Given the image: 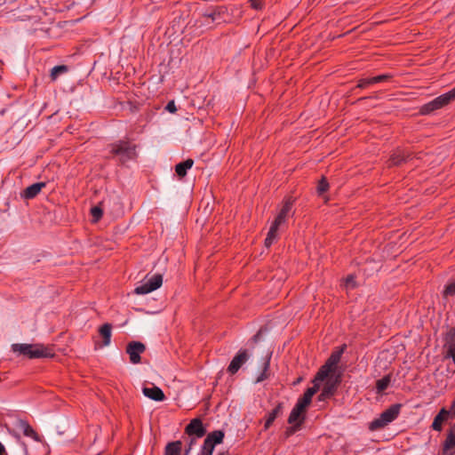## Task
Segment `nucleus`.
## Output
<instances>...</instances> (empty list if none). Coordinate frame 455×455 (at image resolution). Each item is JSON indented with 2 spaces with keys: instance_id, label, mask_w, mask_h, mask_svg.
Masks as SVG:
<instances>
[{
  "instance_id": "obj_27",
  "label": "nucleus",
  "mask_w": 455,
  "mask_h": 455,
  "mask_svg": "<svg viewBox=\"0 0 455 455\" xmlns=\"http://www.w3.org/2000/svg\"><path fill=\"white\" fill-rule=\"evenodd\" d=\"M225 436V433L222 430H215L206 436V438H210L212 443L220 444L223 442Z\"/></svg>"
},
{
  "instance_id": "obj_25",
  "label": "nucleus",
  "mask_w": 455,
  "mask_h": 455,
  "mask_svg": "<svg viewBox=\"0 0 455 455\" xmlns=\"http://www.w3.org/2000/svg\"><path fill=\"white\" fill-rule=\"evenodd\" d=\"M391 382V376L389 374L384 376L376 382V390L378 394L384 392Z\"/></svg>"
},
{
  "instance_id": "obj_10",
  "label": "nucleus",
  "mask_w": 455,
  "mask_h": 455,
  "mask_svg": "<svg viewBox=\"0 0 455 455\" xmlns=\"http://www.w3.org/2000/svg\"><path fill=\"white\" fill-rule=\"evenodd\" d=\"M249 354L246 349H240L238 353L234 356L232 361L230 362L228 371L230 374H235L241 366L248 360Z\"/></svg>"
},
{
  "instance_id": "obj_44",
  "label": "nucleus",
  "mask_w": 455,
  "mask_h": 455,
  "mask_svg": "<svg viewBox=\"0 0 455 455\" xmlns=\"http://www.w3.org/2000/svg\"><path fill=\"white\" fill-rule=\"evenodd\" d=\"M218 455H229L228 451H223L219 453Z\"/></svg>"
},
{
  "instance_id": "obj_26",
  "label": "nucleus",
  "mask_w": 455,
  "mask_h": 455,
  "mask_svg": "<svg viewBox=\"0 0 455 455\" xmlns=\"http://www.w3.org/2000/svg\"><path fill=\"white\" fill-rule=\"evenodd\" d=\"M68 71L67 65L55 66L51 69L50 77L52 81H56L60 75L65 74Z\"/></svg>"
},
{
  "instance_id": "obj_6",
  "label": "nucleus",
  "mask_w": 455,
  "mask_h": 455,
  "mask_svg": "<svg viewBox=\"0 0 455 455\" xmlns=\"http://www.w3.org/2000/svg\"><path fill=\"white\" fill-rule=\"evenodd\" d=\"M324 380L325 383L318 396L319 401H325L335 395L338 387L341 382V375L331 373L326 379H324Z\"/></svg>"
},
{
  "instance_id": "obj_23",
  "label": "nucleus",
  "mask_w": 455,
  "mask_h": 455,
  "mask_svg": "<svg viewBox=\"0 0 455 455\" xmlns=\"http://www.w3.org/2000/svg\"><path fill=\"white\" fill-rule=\"evenodd\" d=\"M182 449V443L175 441L167 443L164 449V455H180Z\"/></svg>"
},
{
  "instance_id": "obj_4",
  "label": "nucleus",
  "mask_w": 455,
  "mask_h": 455,
  "mask_svg": "<svg viewBox=\"0 0 455 455\" xmlns=\"http://www.w3.org/2000/svg\"><path fill=\"white\" fill-rule=\"evenodd\" d=\"M454 100H455V87L452 88L448 92L436 97L430 102L424 104L420 108L419 112L421 115H428L435 110L440 109V108L447 106L450 102H451Z\"/></svg>"
},
{
  "instance_id": "obj_5",
  "label": "nucleus",
  "mask_w": 455,
  "mask_h": 455,
  "mask_svg": "<svg viewBox=\"0 0 455 455\" xmlns=\"http://www.w3.org/2000/svg\"><path fill=\"white\" fill-rule=\"evenodd\" d=\"M344 352V347H340L339 350L333 351L327 361L323 365L321 366L319 371H317L316 380H324L328 377L329 374H336L337 365L340 361L341 355Z\"/></svg>"
},
{
  "instance_id": "obj_28",
  "label": "nucleus",
  "mask_w": 455,
  "mask_h": 455,
  "mask_svg": "<svg viewBox=\"0 0 455 455\" xmlns=\"http://www.w3.org/2000/svg\"><path fill=\"white\" fill-rule=\"evenodd\" d=\"M215 444L212 443L210 438H205L200 452V455H212Z\"/></svg>"
},
{
  "instance_id": "obj_21",
  "label": "nucleus",
  "mask_w": 455,
  "mask_h": 455,
  "mask_svg": "<svg viewBox=\"0 0 455 455\" xmlns=\"http://www.w3.org/2000/svg\"><path fill=\"white\" fill-rule=\"evenodd\" d=\"M283 403H279L275 408L274 410H272L268 415H267V418L266 419V422H265V425H264V428L265 430L268 429L270 427V426L273 424V422L275 421V419L283 413Z\"/></svg>"
},
{
  "instance_id": "obj_42",
  "label": "nucleus",
  "mask_w": 455,
  "mask_h": 455,
  "mask_svg": "<svg viewBox=\"0 0 455 455\" xmlns=\"http://www.w3.org/2000/svg\"><path fill=\"white\" fill-rule=\"evenodd\" d=\"M451 413V416L455 417V398L454 401L451 403V409L449 410Z\"/></svg>"
},
{
  "instance_id": "obj_18",
  "label": "nucleus",
  "mask_w": 455,
  "mask_h": 455,
  "mask_svg": "<svg viewBox=\"0 0 455 455\" xmlns=\"http://www.w3.org/2000/svg\"><path fill=\"white\" fill-rule=\"evenodd\" d=\"M282 224H283L282 222H277V220L275 219V220L273 221V223L270 226V228H269L267 237L265 239V246L266 247H270L273 244V243L275 241V239L277 237L279 227Z\"/></svg>"
},
{
  "instance_id": "obj_20",
  "label": "nucleus",
  "mask_w": 455,
  "mask_h": 455,
  "mask_svg": "<svg viewBox=\"0 0 455 455\" xmlns=\"http://www.w3.org/2000/svg\"><path fill=\"white\" fill-rule=\"evenodd\" d=\"M17 427L23 432V435L33 438L36 441L39 440L37 433L32 428L28 421L20 419L17 423Z\"/></svg>"
},
{
  "instance_id": "obj_2",
  "label": "nucleus",
  "mask_w": 455,
  "mask_h": 455,
  "mask_svg": "<svg viewBox=\"0 0 455 455\" xmlns=\"http://www.w3.org/2000/svg\"><path fill=\"white\" fill-rule=\"evenodd\" d=\"M110 153L124 164L137 157L136 145L127 140H118L110 145Z\"/></svg>"
},
{
  "instance_id": "obj_43",
  "label": "nucleus",
  "mask_w": 455,
  "mask_h": 455,
  "mask_svg": "<svg viewBox=\"0 0 455 455\" xmlns=\"http://www.w3.org/2000/svg\"><path fill=\"white\" fill-rule=\"evenodd\" d=\"M4 451V445L0 443V455H2Z\"/></svg>"
},
{
  "instance_id": "obj_39",
  "label": "nucleus",
  "mask_w": 455,
  "mask_h": 455,
  "mask_svg": "<svg viewBox=\"0 0 455 455\" xmlns=\"http://www.w3.org/2000/svg\"><path fill=\"white\" fill-rule=\"evenodd\" d=\"M196 438L197 437H192L190 439V442L188 443V448L185 450V455H188V453L190 452L192 447L196 443Z\"/></svg>"
},
{
  "instance_id": "obj_34",
  "label": "nucleus",
  "mask_w": 455,
  "mask_h": 455,
  "mask_svg": "<svg viewBox=\"0 0 455 455\" xmlns=\"http://www.w3.org/2000/svg\"><path fill=\"white\" fill-rule=\"evenodd\" d=\"M455 294V283H451L445 286L443 296H453Z\"/></svg>"
},
{
  "instance_id": "obj_22",
  "label": "nucleus",
  "mask_w": 455,
  "mask_h": 455,
  "mask_svg": "<svg viewBox=\"0 0 455 455\" xmlns=\"http://www.w3.org/2000/svg\"><path fill=\"white\" fill-rule=\"evenodd\" d=\"M194 164V161L190 158L178 164L175 166V172L177 175L180 178L186 176L188 170H189Z\"/></svg>"
},
{
  "instance_id": "obj_38",
  "label": "nucleus",
  "mask_w": 455,
  "mask_h": 455,
  "mask_svg": "<svg viewBox=\"0 0 455 455\" xmlns=\"http://www.w3.org/2000/svg\"><path fill=\"white\" fill-rule=\"evenodd\" d=\"M251 5L255 10H259L262 8V2L261 0H250Z\"/></svg>"
},
{
  "instance_id": "obj_33",
  "label": "nucleus",
  "mask_w": 455,
  "mask_h": 455,
  "mask_svg": "<svg viewBox=\"0 0 455 455\" xmlns=\"http://www.w3.org/2000/svg\"><path fill=\"white\" fill-rule=\"evenodd\" d=\"M371 84H373V81H372V78L370 77V78H362L358 81V84L356 85L357 88H360V89H363V88H366L367 86L371 85Z\"/></svg>"
},
{
  "instance_id": "obj_17",
  "label": "nucleus",
  "mask_w": 455,
  "mask_h": 455,
  "mask_svg": "<svg viewBox=\"0 0 455 455\" xmlns=\"http://www.w3.org/2000/svg\"><path fill=\"white\" fill-rule=\"evenodd\" d=\"M305 412H306V408H304L302 404H299V403H297L289 415L288 423L289 424L297 423V422H299V420L301 419H303V421H304L305 420Z\"/></svg>"
},
{
  "instance_id": "obj_16",
  "label": "nucleus",
  "mask_w": 455,
  "mask_h": 455,
  "mask_svg": "<svg viewBox=\"0 0 455 455\" xmlns=\"http://www.w3.org/2000/svg\"><path fill=\"white\" fill-rule=\"evenodd\" d=\"M410 158V155L405 153L403 150L396 149L393 152V154L390 156V158L388 160V166H396L400 165L403 163H405Z\"/></svg>"
},
{
  "instance_id": "obj_7",
  "label": "nucleus",
  "mask_w": 455,
  "mask_h": 455,
  "mask_svg": "<svg viewBox=\"0 0 455 455\" xmlns=\"http://www.w3.org/2000/svg\"><path fill=\"white\" fill-rule=\"evenodd\" d=\"M163 283V276L161 274L154 275L147 283L135 288L136 294H148L159 287Z\"/></svg>"
},
{
  "instance_id": "obj_15",
  "label": "nucleus",
  "mask_w": 455,
  "mask_h": 455,
  "mask_svg": "<svg viewBox=\"0 0 455 455\" xmlns=\"http://www.w3.org/2000/svg\"><path fill=\"white\" fill-rule=\"evenodd\" d=\"M450 415H451V413L449 410L442 408L434 418L431 427L435 431H441L443 428V423L448 419Z\"/></svg>"
},
{
  "instance_id": "obj_9",
  "label": "nucleus",
  "mask_w": 455,
  "mask_h": 455,
  "mask_svg": "<svg viewBox=\"0 0 455 455\" xmlns=\"http://www.w3.org/2000/svg\"><path fill=\"white\" fill-rule=\"evenodd\" d=\"M442 455L455 454V423L448 429L446 438L442 445Z\"/></svg>"
},
{
  "instance_id": "obj_37",
  "label": "nucleus",
  "mask_w": 455,
  "mask_h": 455,
  "mask_svg": "<svg viewBox=\"0 0 455 455\" xmlns=\"http://www.w3.org/2000/svg\"><path fill=\"white\" fill-rule=\"evenodd\" d=\"M346 285L354 288L355 286V276L350 275L346 278Z\"/></svg>"
},
{
  "instance_id": "obj_41",
  "label": "nucleus",
  "mask_w": 455,
  "mask_h": 455,
  "mask_svg": "<svg viewBox=\"0 0 455 455\" xmlns=\"http://www.w3.org/2000/svg\"><path fill=\"white\" fill-rule=\"evenodd\" d=\"M204 16L206 18L212 19V20L214 21L216 20V17L220 16V14H217L216 12H210V13H206Z\"/></svg>"
},
{
  "instance_id": "obj_40",
  "label": "nucleus",
  "mask_w": 455,
  "mask_h": 455,
  "mask_svg": "<svg viewBox=\"0 0 455 455\" xmlns=\"http://www.w3.org/2000/svg\"><path fill=\"white\" fill-rule=\"evenodd\" d=\"M263 332H264V330L262 328H260L259 330V331L252 337V340L254 343H257L259 340L260 336L262 335Z\"/></svg>"
},
{
  "instance_id": "obj_13",
  "label": "nucleus",
  "mask_w": 455,
  "mask_h": 455,
  "mask_svg": "<svg viewBox=\"0 0 455 455\" xmlns=\"http://www.w3.org/2000/svg\"><path fill=\"white\" fill-rule=\"evenodd\" d=\"M46 186L45 182H37L34 183L28 188H26L20 194L21 197L24 199H32L35 198Z\"/></svg>"
},
{
  "instance_id": "obj_36",
  "label": "nucleus",
  "mask_w": 455,
  "mask_h": 455,
  "mask_svg": "<svg viewBox=\"0 0 455 455\" xmlns=\"http://www.w3.org/2000/svg\"><path fill=\"white\" fill-rule=\"evenodd\" d=\"M165 109L170 113H175L177 111V108L174 100H170L165 106Z\"/></svg>"
},
{
  "instance_id": "obj_30",
  "label": "nucleus",
  "mask_w": 455,
  "mask_h": 455,
  "mask_svg": "<svg viewBox=\"0 0 455 455\" xmlns=\"http://www.w3.org/2000/svg\"><path fill=\"white\" fill-rule=\"evenodd\" d=\"M269 361H270V356L268 358H267L266 361L264 362L263 371L257 378V379H256L257 383L262 382L263 380H265L268 378Z\"/></svg>"
},
{
  "instance_id": "obj_3",
  "label": "nucleus",
  "mask_w": 455,
  "mask_h": 455,
  "mask_svg": "<svg viewBox=\"0 0 455 455\" xmlns=\"http://www.w3.org/2000/svg\"><path fill=\"white\" fill-rule=\"evenodd\" d=\"M401 408V403L392 404L389 408L381 412L379 418L370 423L369 429L371 431H376L385 427L398 417Z\"/></svg>"
},
{
  "instance_id": "obj_29",
  "label": "nucleus",
  "mask_w": 455,
  "mask_h": 455,
  "mask_svg": "<svg viewBox=\"0 0 455 455\" xmlns=\"http://www.w3.org/2000/svg\"><path fill=\"white\" fill-rule=\"evenodd\" d=\"M303 423V419L299 420V422L291 424L292 426L286 428L284 432V437L289 438L291 435H294L297 431H299Z\"/></svg>"
},
{
  "instance_id": "obj_24",
  "label": "nucleus",
  "mask_w": 455,
  "mask_h": 455,
  "mask_svg": "<svg viewBox=\"0 0 455 455\" xmlns=\"http://www.w3.org/2000/svg\"><path fill=\"white\" fill-rule=\"evenodd\" d=\"M112 325L110 323H104L100 326L99 332L103 338V346H108L111 340Z\"/></svg>"
},
{
  "instance_id": "obj_32",
  "label": "nucleus",
  "mask_w": 455,
  "mask_h": 455,
  "mask_svg": "<svg viewBox=\"0 0 455 455\" xmlns=\"http://www.w3.org/2000/svg\"><path fill=\"white\" fill-rule=\"evenodd\" d=\"M91 214L94 221H98L103 215V211L100 206H94L91 209Z\"/></svg>"
},
{
  "instance_id": "obj_8",
  "label": "nucleus",
  "mask_w": 455,
  "mask_h": 455,
  "mask_svg": "<svg viewBox=\"0 0 455 455\" xmlns=\"http://www.w3.org/2000/svg\"><path fill=\"white\" fill-rule=\"evenodd\" d=\"M145 350V345L140 341H132L126 347V353L129 355L130 361L133 364L140 363V354Z\"/></svg>"
},
{
  "instance_id": "obj_11",
  "label": "nucleus",
  "mask_w": 455,
  "mask_h": 455,
  "mask_svg": "<svg viewBox=\"0 0 455 455\" xmlns=\"http://www.w3.org/2000/svg\"><path fill=\"white\" fill-rule=\"evenodd\" d=\"M323 381V380H316V375H315L312 381L313 387H308L305 391L304 395L300 398H299L297 403H299V404H302L303 407L307 409V407L310 404V403L312 401L313 395L315 394H316V392L319 390L321 383Z\"/></svg>"
},
{
  "instance_id": "obj_35",
  "label": "nucleus",
  "mask_w": 455,
  "mask_h": 455,
  "mask_svg": "<svg viewBox=\"0 0 455 455\" xmlns=\"http://www.w3.org/2000/svg\"><path fill=\"white\" fill-rule=\"evenodd\" d=\"M391 77H392V76L389 74H383V75L373 76L371 78H372L373 84H377V83L385 82V81L390 79Z\"/></svg>"
},
{
  "instance_id": "obj_1",
  "label": "nucleus",
  "mask_w": 455,
  "mask_h": 455,
  "mask_svg": "<svg viewBox=\"0 0 455 455\" xmlns=\"http://www.w3.org/2000/svg\"><path fill=\"white\" fill-rule=\"evenodd\" d=\"M11 347L13 353L28 359L51 358L54 356L53 349L41 343H14Z\"/></svg>"
},
{
  "instance_id": "obj_31",
  "label": "nucleus",
  "mask_w": 455,
  "mask_h": 455,
  "mask_svg": "<svg viewBox=\"0 0 455 455\" xmlns=\"http://www.w3.org/2000/svg\"><path fill=\"white\" fill-rule=\"evenodd\" d=\"M329 188V183L326 180L325 177H323L319 182H318V185H317V192L319 195H322L323 194L324 192H326Z\"/></svg>"
},
{
  "instance_id": "obj_14",
  "label": "nucleus",
  "mask_w": 455,
  "mask_h": 455,
  "mask_svg": "<svg viewBox=\"0 0 455 455\" xmlns=\"http://www.w3.org/2000/svg\"><path fill=\"white\" fill-rule=\"evenodd\" d=\"M142 393L145 396L153 401L162 402L165 399L164 393L160 387L156 386H154L152 387H144L142 389Z\"/></svg>"
},
{
  "instance_id": "obj_12",
  "label": "nucleus",
  "mask_w": 455,
  "mask_h": 455,
  "mask_svg": "<svg viewBox=\"0 0 455 455\" xmlns=\"http://www.w3.org/2000/svg\"><path fill=\"white\" fill-rule=\"evenodd\" d=\"M185 433L188 435H196L197 438L203 437L206 430L203 425V422L200 419L196 418L190 421V423L186 427Z\"/></svg>"
},
{
  "instance_id": "obj_19",
  "label": "nucleus",
  "mask_w": 455,
  "mask_h": 455,
  "mask_svg": "<svg viewBox=\"0 0 455 455\" xmlns=\"http://www.w3.org/2000/svg\"><path fill=\"white\" fill-rule=\"evenodd\" d=\"M293 205V200L290 197L286 199L279 212V213L276 216L277 222L284 223L291 212V208Z\"/></svg>"
}]
</instances>
